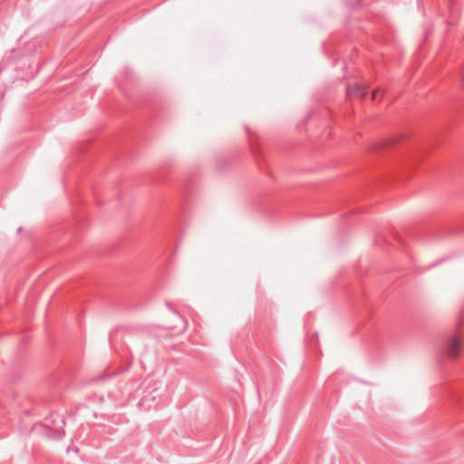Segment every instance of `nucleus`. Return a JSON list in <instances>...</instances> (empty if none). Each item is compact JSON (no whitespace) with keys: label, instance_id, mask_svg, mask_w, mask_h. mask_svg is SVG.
Instances as JSON below:
<instances>
[{"label":"nucleus","instance_id":"nucleus-1","mask_svg":"<svg viewBox=\"0 0 464 464\" xmlns=\"http://www.w3.org/2000/svg\"><path fill=\"white\" fill-rule=\"evenodd\" d=\"M461 347V340L458 336L450 338L445 350V356L448 358H457Z\"/></svg>","mask_w":464,"mask_h":464},{"label":"nucleus","instance_id":"nucleus-2","mask_svg":"<svg viewBox=\"0 0 464 464\" xmlns=\"http://www.w3.org/2000/svg\"><path fill=\"white\" fill-rule=\"evenodd\" d=\"M368 94V90L358 83L349 84L347 86V95L349 97L364 98Z\"/></svg>","mask_w":464,"mask_h":464},{"label":"nucleus","instance_id":"nucleus-3","mask_svg":"<svg viewBox=\"0 0 464 464\" xmlns=\"http://www.w3.org/2000/svg\"><path fill=\"white\" fill-rule=\"evenodd\" d=\"M376 95H377V92H372V100H375V99H376Z\"/></svg>","mask_w":464,"mask_h":464},{"label":"nucleus","instance_id":"nucleus-4","mask_svg":"<svg viewBox=\"0 0 464 464\" xmlns=\"http://www.w3.org/2000/svg\"><path fill=\"white\" fill-rule=\"evenodd\" d=\"M393 142H394V140H387L383 146H388V145H390L391 143H393Z\"/></svg>","mask_w":464,"mask_h":464}]
</instances>
